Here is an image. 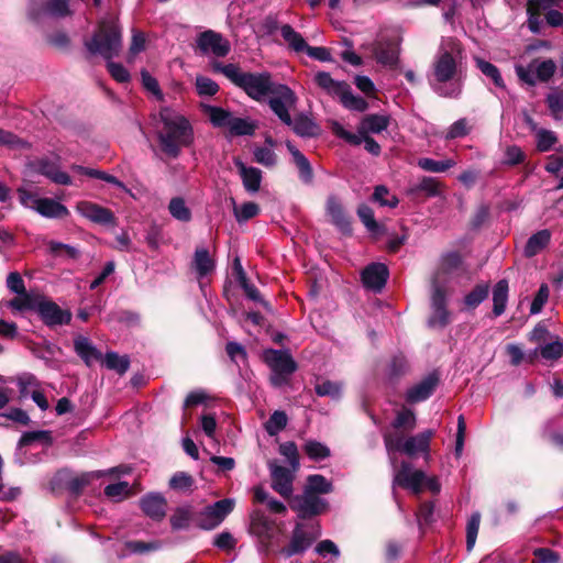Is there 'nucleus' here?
<instances>
[{
    "instance_id": "obj_8",
    "label": "nucleus",
    "mask_w": 563,
    "mask_h": 563,
    "mask_svg": "<svg viewBox=\"0 0 563 563\" xmlns=\"http://www.w3.org/2000/svg\"><path fill=\"white\" fill-rule=\"evenodd\" d=\"M119 473H126V471L121 467H112L106 471H91L73 475L69 471L62 470L56 474L55 481L58 484L64 485L71 494L79 495L84 488L89 486L93 481L106 475H114Z\"/></svg>"
},
{
    "instance_id": "obj_50",
    "label": "nucleus",
    "mask_w": 563,
    "mask_h": 563,
    "mask_svg": "<svg viewBox=\"0 0 563 563\" xmlns=\"http://www.w3.org/2000/svg\"><path fill=\"white\" fill-rule=\"evenodd\" d=\"M20 396L26 398L31 396L33 389H40V382L35 375L31 373H22L16 377Z\"/></svg>"
},
{
    "instance_id": "obj_55",
    "label": "nucleus",
    "mask_w": 563,
    "mask_h": 563,
    "mask_svg": "<svg viewBox=\"0 0 563 563\" xmlns=\"http://www.w3.org/2000/svg\"><path fill=\"white\" fill-rule=\"evenodd\" d=\"M532 62L533 67L536 69L538 81L545 82L552 78L556 70V64L552 59H534Z\"/></svg>"
},
{
    "instance_id": "obj_46",
    "label": "nucleus",
    "mask_w": 563,
    "mask_h": 563,
    "mask_svg": "<svg viewBox=\"0 0 563 563\" xmlns=\"http://www.w3.org/2000/svg\"><path fill=\"white\" fill-rule=\"evenodd\" d=\"M456 165V162L454 159H443V161H435L432 158L423 157L418 161V166L426 170L431 173H443Z\"/></svg>"
},
{
    "instance_id": "obj_38",
    "label": "nucleus",
    "mask_w": 563,
    "mask_h": 563,
    "mask_svg": "<svg viewBox=\"0 0 563 563\" xmlns=\"http://www.w3.org/2000/svg\"><path fill=\"white\" fill-rule=\"evenodd\" d=\"M287 150L292 156L294 163L299 169L300 177L305 181L311 180L312 177V168L310 166L309 161L306 158V156L291 143L286 142Z\"/></svg>"
},
{
    "instance_id": "obj_9",
    "label": "nucleus",
    "mask_w": 563,
    "mask_h": 563,
    "mask_svg": "<svg viewBox=\"0 0 563 563\" xmlns=\"http://www.w3.org/2000/svg\"><path fill=\"white\" fill-rule=\"evenodd\" d=\"M234 500L224 498L218 500L205 508L197 509V527L202 530H212L217 528L225 517L233 510Z\"/></svg>"
},
{
    "instance_id": "obj_52",
    "label": "nucleus",
    "mask_w": 563,
    "mask_h": 563,
    "mask_svg": "<svg viewBox=\"0 0 563 563\" xmlns=\"http://www.w3.org/2000/svg\"><path fill=\"white\" fill-rule=\"evenodd\" d=\"M314 390L318 396L339 399L342 391V385L339 382L322 380L316 384Z\"/></svg>"
},
{
    "instance_id": "obj_4",
    "label": "nucleus",
    "mask_w": 563,
    "mask_h": 563,
    "mask_svg": "<svg viewBox=\"0 0 563 563\" xmlns=\"http://www.w3.org/2000/svg\"><path fill=\"white\" fill-rule=\"evenodd\" d=\"M249 533L256 539L258 553L268 558L277 554L279 547V530L276 522L269 519L264 511L255 509L250 515Z\"/></svg>"
},
{
    "instance_id": "obj_5",
    "label": "nucleus",
    "mask_w": 563,
    "mask_h": 563,
    "mask_svg": "<svg viewBox=\"0 0 563 563\" xmlns=\"http://www.w3.org/2000/svg\"><path fill=\"white\" fill-rule=\"evenodd\" d=\"M249 533L256 539L258 553L268 558L277 554L279 547V530L276 522L269 519L264 511L255 509L250 515Z\"/></svg>"
},
{
    "instance_id": "obj_58",
    "label": "nucleus",
    "mask_w": 563,
    "mask_h": 563,
    "mask_svg": "<svg viewBox=\"0 0 563 563\" xmlns=\"http://www.w3.org/2000/svg\"><path fill=\"white\" fill-rule=\"evenodd\" d=\"M255 124L246 119L235 118L232 115L228 129L233 135H252L255 131Z\"/></svg>"
},
{
    "instance_id": "obj_22",
    "label": "nucleus",
    "mask_w": 563,
    "mask_h": 563,
    "mask_svg": "<svg viewBox=\"0 0 563 563\" xmlns=\"http://www.w3.org/2000/svg\"><path fill=\"white\" fill-rule=\"evenodd\" d=\"M325 214L329 221L342 233L349 234L352 231L351 217L345 211L341 200L330 196L325 202Z\"/></svg>"
},
{
    "instance_id": "obj_33",
    "label": "nucleus",
    "mask_w": 563,
    "mask_h": 563,
    "mask_svg": "<svg viewBox=\"0 0 563 563\" xmlns=\"http://www.w3.org/2000/svg\"><path fill=\"white\" fill-rule=\"evenodd\" d=\"M529 125L531 131L534 133L536 146L539 152H549L554 148L555 144L559 142V137L555 132L538 128V125L531 120H529Z\"/></svg>"
},
{
    "instance_id": "obj_57",
    "label": "nucleus",
    "mask_w": 563,
    "mask_h": 563,
    "mask_svg": "<svg viewBox=\"0 0 563 563\" xmlns=\"http://www.w3.org/2000/svg\"><path fill=\"white\" fill-rule=\"evenodd\" d=\"M479 523H481V514L478 511H475L471 515V517L467 520V525H466V549H467V551H472L475 545L478 529H479Z\"/></svg>"
},
{
    "instance_id": "obj_35",
    "label": "nucleus",
    "mask_w": 563,
    "mask_h": 563,
    "mask_svg": "<svg viewBox=\"0 0 563 563\" xmlns=\"http://www.w3.org/2000/svg\"><path fill=\"white\" fill-rule=\"evenodd\" d=\"M306 490L313 493L316 495H327L333 492V484L331 481L327 479L323 475L312 474L309 475L306 479V485L303 487Z\"/></svg>"
},
{
    "instance_id": "obj_2",
    "label": "nucleus",
    "mask_w": 563,
    "mask_h": 563,
    "mask_svg": "<svg viewBox=\"0 0 563 563\" xmlns=\"http://www.w3.org/2000/svg\"><path fill=\"white\" fill-rule=\"evenodd\" d=\"M159 118L163 123L157 135L161 150L168 157L176 158L183 147L192 144V126L184 115L168 107L161 109Z\"/></svg>"
},
{
    "instance_id": "obj_41",
    "label": "nucleus",
    "mask_w": 563,
    "mask_h": 563,
    "mask_svg": "<svg viewBox=\"0 0 563 563\" xmlns=\"http://www.w3.org/2000/svg\"><path fill=\"white\" fill-rule=\"evenodd\" d=\"M474 62H475V65L476 67L486 76L488 77L489 79H492V81L494 82V85L498 88H501L504 89L506 86H505V82H504V79L500 75V71L499 69L493 65L492 63L481 58V57H477L475 56L474 57Z\"/></svg>"
},
{
    "instance_id": "obj_34",
    "label": "nucleus",
    "mask_w": 563,
    "mask_h": 563,
    "mask_svg": "<svg viewBox=\"0 0 563 563\" xmlns=\"http://www.w3.org/2000/svg\"><path fill=\"white\" fill-rule=\"evenodd\" d=\"M509 285L507 279H500L493 288V313L495 317L501 316L508 302Z\"/></svg>"
},
{
    "instance_id": "obj_28",
    "label": "nucleus",
    "mask_w": 563,
    "mask_h": 563,
    "mask_svg": "<svg viewBox=\"0 0 563 563\" xmlns=\"http://www.w3.org/2000/svg\"><path fill=\"white\" fill-rule=\"evenodd\" d=\"M146 516L155 521H161L166 515V499L161 494H148L140 501Z\"/></svg>"
},
{
    "instance_id": "obj_14",
    "label": "nucleus",
    "mask_w": 563,
    "mask_h": 563,
    "mask_svg": "<svg viewBox=\"0 0 563 563\" xmlns=\"http://www.w3.org/2000/svg\"><path fill=\"white\" fill-rule=\"evenodd\" d=\"M431 308L429 325L431 328H444L450 321V312L446 309L445 289L440 285L439 276L434 279L432 286Z\"/></svg>"
},
{
    "instance_id": "obj_49",
    "label": "nucleus",
    "mask_w": 563,
    "mask_h": 563,
    "mask_svg": "<svg viewBox=\"0 0 563 563\" xmlns=\"http://www.w3.org/2000/svg\"><path fill=\"white\" fill-rule=\"evenodd\" d=\"M103 363L107 368L113 369L119 374H124L130 366V361L126 356H121L115 352H107L103 357Z\"/></svg>"
},
{
    "instance_id": "obj_63",
    "label": "nucleus",
    "mask_w": 563,
    "mask_h": 563,
    "mask_svg": "<svg viewBox=\"0 0 563 563\" xmlns=\"http://www.w3.org/2000/svg\"><path fill=\"white\" fill-rule=\"evenodd\" d=\"M416 426V416H415V412L411 410V409H402L400 410L394 422H393V427L395 429H407V430H412Z\"/></svg>"
},
{
    "instance_id": "obj_29",
    "label": "nucleus",
    "mask_w": 563,
    "mask_h": 563,
    "mask_svg": "<svg viewBox=\"0 0 563 563\" xmlns=\"http://www.w3.org/2000/svg\"><path fill=\"white\" fill-rule=\"evenodd\" d=\"M74 350L87 366H91L95 362L102 358L101 352L91 343L88 338L82 335L75 338Z\"/></svg>"
},
{
    "instance_id": "obj_45",
    "label": "nucleus",
    "mask_w": 563,
    "mask_h": 563,
    "mask_svg": "<svg viewBox=\"0 0 563 563\" xmlns=\"http://www.w3.org/2000/svg\"><path fill=\"white\" fill-rule=\"evenodd\" d=\"M339 99L346 109L352 111L363 112L368 107L365 99L352 93L349 85Z\"/></svg>"
},
{
    "instance_id": "obj_30",
    "label": "nucleus",
    "mask_w": 563,
    "mask_h": 563,
    "mask_svg": "<svg viewBox=\"0 0 563 563\" xmlns=\"http://www.w3.org/2000/svg\"><path fill=\"white\" fill-rule=\"evenodd\" d=\"M37 172L58 185H70L71 179L68 174L62 172L55 162L41 159L37 162Z\"/></svg>"
},
{
    "instance_id": "obj_3",
    "label": "nucleus",
    "mask_w": 563,
    "mask_h": 563,
    "mask_svg": "<svg viewBox=\"0 0 563 563\" xmlns=\"http://www.w3.org/2000/svg\"><path fill=\"white\" fill-rule=\"evenodd\" d=\"M213 69L222 73L235 86L243 89L250 98L256 101L265 100L278 85L272 80V76L267 71L245 73L234 64L222 65L220 63H216Z\"/></svg>"
},
{
    "instance_id": "obj_44",
    "label": "nucleus",
    "mask_w": 563,
    "mask_h": 563,
    "mask_svg": "<svg viewBox=\"0 0 563 563\" xmlns=\"http://www.w3.org/2000/svg\"><path fill=\"white\" fill-rule=\"evenodd\" d=\"M488 294L489 284H478L464 297V303L468 308H476L488 297Z\"/></svg>"
},
{
    "instance_id": "obj_25",
    "label": "nucleus",
    "mask_w": 563,
    "mask_h": 563,
    "mask_svg": "<svg viewBox=\"0 0 563 563\" xmlns=\"http://www.w3.org/2000/svg\"><path fill=\"white\" fill-rule=\"evenodd\" d=\"M264 360L266 364L269 366L272 372L284 373L286 375H291L297 369V364L295 360L291 357L289 352L280 351V350H266L264 352Z\"/></svg>"
},
{
    "instance_id": "obj_26",
    "label": "nucleus",
    "mask_w": 563,
    "mask_h": 563,
    "mask_svg": "<svg viewBox=\"0 0 563 563\" xmlns=\"http://www.w3.org/2000/svg\"><path fill=\"white\" fill-rule=\"evenodd\" d=\"M234 165L238 168L244 189L253 195L261 189L263 173L261 169L246 166L240 158H234Z\"/></svg>"
},
{
    "instance_id": "obj_18",
    "label": "nucleus",
    "mask_w": 563,
    "mask_h": 563,
    "mask_svg": "<svg viewBox=\"0 0 563 563\" xmlns=\"http://www.w3.org/2000/svg\"><path fill=\"white\" fill-rule=\"evenodd\" d=\"M291 466L286 467L277 464L276 462L269 463V472L272 478V487L284 498H289L292 495L295 472Z\"/></svg>"
},
{
    "instance_id": "obj_31",
    "label": "nucleus",
    "mask_w": 563,
    "mask_h": 563,
    "mask_svg": "<svg viewBox=\"0 0 563 563\" xmlns=\"http://www.w3.org/2000/svg\"><path fill=\"white\" fill-rule=\"evenodd\" d=\"M313 80L319 88L335 98H340L347 87L345 81L334 80L327 71H318Z\"/></svg>"
},
{
    "instance_id": "obj_15",
    "label": "nucleus",
    "mask_w": 563,
    "mask_h": 563,
    "mask_svg": "<svg viewBox=\"0 0 563 563\" xmlns=\"http://www.w3.org/2000/svg\"><path fill=\"white\" fill-rule=\"evenodd\" d=\"M470 273L468 265L461 258L457 252H450L441 260L440 267L432 278V283L439 276L440 285L445 289V284L454 277H462Z\"/></svg>"
},
{
    "instance_id": "obj_60",
    "label": "nucleus",
    "mask_w": 563,
    "mask_h": 563,
    "mask_svg": "<svg viewBox=\"0 0 563 563\" xmlns=\"http://www.w3.org/2000/svg\"><path fill=\"white\" fill-rule=\"evenodd\" d=\"M130 485L128 482H119L104 487V495L112 501H121L129 496Z\"/></svg>"
},
{
    "instance_id": "obj_1",
    "label": "nucleus",
    "mask_w": 563,
    "mask_h": 563,
    "mask_svg": "<svg viewBox=\"0 0 563 563\" xmlns=\"http://www.w3.org/2000/svg\"><path fill=\"white\" fill-rule=\"evenodd\" d=\"M464 48L455 37H443L433 56L428 81L441 97L457 98L462 93L465 78Z\"/></svg>"
},
{
    "instance_id": "obj_11",
    "label": "nucleus",
    "mask_w": 563,
    "mask_h": 563,
    "mask_svg": "<svg viewBox=\"0 0 563 563\" xmlns=\"http://www.w3.org/2000/svg\"><path fill=\"white\" fill-rule=\"evenodd\" d=\"M269 96L268 104L272 111L283 123L291 125L292 119L289 110L294 108L297 102L295 92L288 86L279 84Z\"/></svg>"
},
{
    "instance_id": "obj_40",
    "label": "nucleus",
    "mask_w": 563,
    "mask_h": 563,
    "mask_svg": "<svg viewBox=\"0 0 563 563\" xmlns=\"http://www.w3.org/2000/svg\"><path fill=\"white\" fill-rule=\"evenodd\" d=\"M357 216L371 234L378 235L383 232V227L375 220L374 211L367 205L358 206Z\"/></svg>"
},
{
    "instance_id": "obj_53",
    "label": "nucleus",
    "mask_w": 563,
    "mask_h": 563,
    "mask_svg": "<svg viewBox=\"0 0 563 563\" xmlns=\"http://www.w3.org/2000/svg\"><path fill=\"white\" fill-rule=\"evenodd\" d=\"M547 104L554 120H561L563 114V90H553L547 96Z\"/></svg>"
},
{
    "instance_id": "obj_20",
    "label": "nucleus",
    "mask_w": 563,
    "mask_h": 563,
    "mask_svg": "<svg viewBox=\"0 0 563 563\" xmlns=\"http://www.w3.org/2000/svg\"><path fill=\"white\" fill-rule=\"evenodd\" d=\"M197 45L203 54H212L217 57H224L230 52V43L221 34L208 30L197 38Z\"/></svg>"
},
{
    "instance_id": "obj_24",
    "label": "nucleus",
    "mask_w": 563,
    "mask_h": 563,
    "mask_svg": "<svg viewBox=\"0 0 563 563\" xmlns=\"http://www.w3.org/2000/svg\"><path fill=\"white\" fill-rule=\"evenodd\" d=\"M439 384V375L433 372L423 377L419 383L407 389L405 399L409 404H418L431 397Z\"/></svg>"
},
{
    "instance_id": "obj_59",
    "label": "nucleus",
    "mask_w": 563,
    "mask_h": 563,
    "mask_svg": "<svg viewBox=\"0 0 563 563\" xmlns=\"http://www.w3.org/2000/svg\"><path fill=\"white\" fill-rule=\"evenodd\" d=\"M544 169L560 178L558 188H563V155L552 154L547 157Z\"/></svg>"
},
{
    "instance_id": "obj_16",
    "label": "nucleus",
    "mask_w": 563,
    "mask_h": 563,
    "mask_svg": "<svg viewBox=\"0 0 563 563\" xmlns=\"http://www.w3.org/2000/svg\"><path fill=\"white\" fill-rule=\"evenodd\" d=\"M191 269L198 279L199 287L205 294L207 287V278H209L216 271V258L209 249H196Z\"/></svg>"
},
{
    "instance_id": "obj_39",
    "label": "nucleus",
    "mask_w": 563,
    "mask_h": 563,
    "mask_svg": "<svg viewBox=\"0 0 563 563\" xmlns=\"http://www.w3.org/2000/svg\"><path fill=\"white\" fill-rule=\"evenodd\" d=\"M280 34L288 46L296 53L305 52L308 46L301 34L295 31L289 24L280 26Z\"/></svg>"
},
{
    "instance_id": "obj_64",
    "label": "nucleus",
    "mask_w": 563,
    "mask_h": 563,
    "mask_svg": "<svg viewBox=\"0 0 563 563\" xmlns=\"http://www.w3.org/2000/svg\"><path fill=\"white\" fill-rule=\"evenodd\" d=\"M373 200L378 202L380 206L389 208H395L399 202L397 197L391 195L385 186H377L375 188Z\"/></svg>"
},
{
    "instance_id": "obj_51",
    "label": "nucleus",
    "mask_w": 563,
    "mask_h": 563,
    "mask_svg": "<svg viewBox=\"0 0 563 563\" xmlns=\"http://www.w3.org/2000/svg\"><path fill=\"white\" fill-rule=\"evenodd\" d=\"M233 213L239 223L246 222L260 213L257 203L249 201L240 206H234Z\"/></svg>"
},
{
    "instance_id": "obj_12",
    "label": "nucleus",
    "mask_w": 563,
    "mask_h": 563,
    "mask_svg": "<svg viewBox=\"0 0 563 563\" xmlns=\"http://www.w3.org/2000/svg\"><path fill=\"white\" fill-rule=\"evenodd\" d=\"M329 507L327 499L303 488L302 494L295 496L290 508L301 519H309L324 512Z\"/></svg>"
},
{
    "instance_id": "obj_19",
    "label": "nucleus",
    "mask_w": 563,
    "mask_h": 563,
    "mask_svg": "<svg viewBox=\"0 0 563 563\" xmlns=\"http://www.w3.org/2000/svg\"><path fill=\"white\" fill-rule=\"evenodd\" d=\"M388 277V267L383 263H371L362 271L361 274L363 286L375 294L383 290Z\"/></svg>"
},
{
    "instance_id": "obj_27",
    "label": "nucleus",
    "mask_w": 563,
    "mask_h": 563,
    "mask_svg": "<svg viewBox=\"0 0 563 563\" xmlns=\"http://www.w3.org/2000/svg\"><path fill=\"white\" fill-rule=\"evenodd\" d=\"M173 530H187L194 523L197 527V508L189 503L178 506L170 516Z\"/></svg>"
},
{
    "instance_id": "obj_62",
    "label": "nucleus",
    "mask_w": 563,
    "mask_h": 563,
    "mask_svg": "<svg viewBox=\"0 0 563 563\" xmlns=\"http://www.w3.org/2000/svg\"><path fill=\"white\" fill-rule=\"evenodd\" d=\"M196 89L199 96L211 97L219 91V85L206 76H197Z\"/></svg>"
},
{
    "instance_id": "obj_10",
    "label": "nucleus",
    "mask_w": 563,
    "mask_h": 563,
    "mask_svg": "<svg viewBox=\"0 0 563 563\" xmlns=\"http://www.w3.org/2000/svg\"><path fill=\"white\" fill-rule=\"evenodd\" d=\"M369 49L378 64L389 69L399 68L400 42L398 38L380 35L369 45Z\"/></svg>"
},
{
    "instance_id": "obj_23",
    "label": "nucleus",
    "mask_w": 563,
    "mask_h": 563,
    "mask_svg": "<svg viewBox=\"0 0 563 563\" xmlns=\"http://www.w3.org/2000/svg\"><path fill=\"white\" fill-rule=\"evenodd\" d=\"M77 212L89 221L101 225H114L115 218L111 210L91 201H79Z\"/></svg>"
},
{
    "instance_id": "obj_17",
    "label": "nucleus",
    "mask_w": 563,
    "mask_h": 563,
    "mask_svg": "<svg viewBox=\"0 0 563 563\" xmlns=\"http://www.w3.org/2000/svg\"><path fill=\"white\" fill-rule=\"evenodd\" d=\"M426 481V474L422 471L413 470L412 466L402 462L399 470L394 472L393 485L400 486L411 490L413 494L421 492Z\"/></svg>"
},
{
    "instance_id": "obj_48",
    "label": "nucleus",
    "mask_w": 563,
    "mask_h": 563,
    "mask_svg": "<svg viewBox=\"0 0 563 563\" xmlns=\"http://www.w3.org/2000/svg\"><path fill=\"white\" fill-rule=\"evenodd\" d=\"M169 213L178 221L188 222L191 219V211L180 197H175L168 205Z\"/></svg>"
},
{
    "instance_id": "obj_47",
    "label": "nucleus",
    "mask_w": 563,
    "mask_h": 563,
    "mask_svg": "<svg viewBox=\"0 0 563 563\" xmlns=\"http://www.w3.org/2000/svg\"><path fill=\"white\" fill-rule=\"evenodd\" d=\"M424 192L428 197H438L441 195V185L433 177H422L421 180L410 189L411 194Z\"/></svg>"
},
{
    "instance_id": "obj_54",
    "label": "nucleus",
    "mask_w": 563,
    "mask_h": 563,
    "mask_svg": "<svg viewBox=\"0 0 563 563\" xmlns=\"http://www.w3.org/2000/svg\"><path fill=\"white\" fill-rule=\"evenodd\" d=\"M287 415L284 411H274L265 422V430L269 435L278 434L287 424Z\"/></svg>"
},
{
    "instance_id": "obj_61",
    "label": "nucleus",
    "mask_w": 563,
    "mask_h": 563,
    "mask_svg": "<svg viewBox=\"0 0 563 563\" xmlns=\"http://www.w3.org/2000/svg\"><path fill=\"white\" fill-rule=\"evenodd\" d=\"M562 7L563 0H528L527 11H534L543 15L545 12Z\"/></svg>"
},
{
    "instance_id": "obj_32",
    "label": "nucleus",
    "mask_w": 563,
    "mask_h": 563,
    "mask_svg": "<svg viewBox=\"0 0 563 563\" xmlns=\"http://www.w3.org/2000/svg\"><path fill=\"white\" fill-rule=\"evenodd\" d=\"M38 202L36 212L44 218L64 219L69 214L66 206L52 198H41Z\"/></svg>"
},
{
    "instance_id": "obj_7",
    "label": "nucleus",
    "mask_w": 563,
    "mask_h": 563,
    "mask_svg": "<svg viewBox=\"0 0 563 563\" xmlns=\"http://www.w3.org/2000/svg\"><path fill=\"white\" fill-rule=\"evenodd\" d=\"M434 430L427 429L416 435L409 437L406 440H404L399 434H386L384 437V442L391 464L395 465L393 456L395 452H401L409 456L423 453L428 457L430 441L434 437Z\"/></svg>"
},
{
    "instance_id": "obj_56",
    "label": "nucleus",
    "mask_w": 563,
    "mask_h": 563,
    "mask_svg": "<svg viewBox=\"0 0 563 563\" xmlns=\"http://www.w3.org/2000/svg\"><path fill=\"white\" fill-rule=\"evenodd\" d=\"M205 110L208 112L210 121L214 126L228 128L232 118L231 112L213 106H205Z\"/></svg>"
},
{
    "instance_id": "obj_6",
    "label": "nucleus",
    "mask_w": 563,
    "mask_h": 563,
    "mask_svg": "<svg viewBox=\"0 0 563 563\" xmlns=\"http://www.w3.org/2000/svg\"><path fill=\"white\" fill-rule=\"evenodd\" d=\"M91 54H99L106 59L117 56L121 49V31L114 20H103L92 38L86 42Z\"/></svg>"
},
{
    "instance_id": "obj_36",
    "label": "nucleus",
    "mask_w": 563,
    "mask_h": 563,
    "mask_svg": "<svg viewBox=\"0 0 563 563\" xmlns=\"http://www.w3.org/2000/svg\"><path fill=\"white\" fill-rule=\"evenodd\" d=\"M40 298L32 296L29 292L18 294V297L9 300L5 305L14 312H22L26 310L37 311Z\"/></svg>"
},
{
    "instance_id": "obj_21",
    "label": "nucleus",
    "mask_w": 563,
    "mask_h": 563,
    "mask_svg": "<svg viewBox=\"0 0 563 563\" xmlns=\"http://www.w3.org/2000/svg\"><path fill=\"white\" fill-rule=\"evenodd\" d=\"M36 312L48 327L68 324L71 320L70 311L63 310L57 303L51 300L40 299Z\"/></svg>"
},
{
    "instance_id": "obj_43",
    "label": "nucleus",
    "mask_w": 563,
    "mask_h": 563,
    "mask_svg": "<svg viewBox=\"0 0 563 563\" xmlns=\"http://www.w3.org/2000/svg\"><path fill=\"white\" fill-rule=\"evenodd\" d=\"M34 442H42L44 444H52L53 438L48 430H36L24 432L18 443L19 448L27 446Z\"/></svg>"
},
{
    "instance_id": "obj_13",
    "label": "nucleus",
    "mask_w": 563,
    "mask_h": 563,
    "mask_svg": "<svg viewBox=\"0 0 563 563\" xmlns=\"http://www.w3.org/2000/svg\"><path fill=\"white\" fill-rule=\"evenodd\" d=\"M320 536V530L317 527L316 531H307L302 523H296L289 544L284 548H278L277 554L285 559H289L297 554L305 553L312 542Z\"/></svg>"
},
{
    "instance_id": "obj_42",
    "label": "nucleus",
    "mask_w": 563,
    "mask_h": 563,
    "mask_svg": "<svg viewBox=\"0 0 563 563\" xmlns=\"http://www.w3.org/2000/svg\"><path fill=\"white\" fill-rule=\"evenodd\" d=\"M294 132L302 137H310L317 134V124L306 115H299L292 120L290 125Z\"/></svg>"
},
{
    "instance_id": "obj_37",
    "label": "nucleus",
    "mask_w": 563,
    "mask_h": 563,
    "mask_svg": "<svg viewBox=\"0 0 563 563\" xmlns=\"http://www.w3.org/2000/svg\"><path fill=\"white\" fill-rule=\"evenodd\" d=\"M389 125V118L384 114H368L361 121V131L367 133H380Z\"/></svg>"
}]
</instances>
